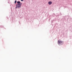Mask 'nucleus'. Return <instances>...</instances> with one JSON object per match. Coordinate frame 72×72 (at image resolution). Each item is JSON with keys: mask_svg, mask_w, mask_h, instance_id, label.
<instances>
[{"mask_svg": "<svg viewBox=\"0 0 72 72\" xmlns=\"http://www.w3.org/2000/svg\"><path fill=\"white\" fill-rule=\"evenodd\" d=\"M21 1H23V0H21Z\"/></svg>", "mask_w": 72, "mask_h": 72, "instance_id": "6", "label": "nucleus"}, {"mask_svg": "<svg viewBox=\"0 0 72 72\" xmlns=\"http://www.w3.org/2000/svg\"><path fill=\"white\" fill-rule=\"evenodd\" d=\"M22 4V3L17 4H16V6L18 8H20Z\"/></svg>", "mask_w": 72, "mask_h": 72, "instance_id": "1", "label": "nucleus"}, {"mask_svg": "<svg viewBox=\"0 0 72 72\" xmlns=\"http://www.w3.org/2000/svg\"><path fill=\"white\" fill-rule=\"evenodd\" d=\"M17 3V1H15V4Z\"/></svg>", "mask_w": 72, "mask_h": 72, "instance_id": "5", "label": "nucleus"}, {"mask_svg": "<svg viewBox=\"0 0 72 72\" xmlns=\"http://www.w3.org/2000/svg\"><path fill=\"white\" fill-rule=\"evenodd\" d=\"M51 4H52V2L51 1H49L48 2V4L50 5Z\"/></svg>", "mask_w": 72, "mask_h": 72, "instance_id": "3", "label": "nucleus"}, {"mask_svg": "<svg viewBox=\"0 0 72 72\" xmlns=\"http://www.w3.org/2000/svg\"><path fill=\"white\" fill-rule=\"evenodd\" d=\"M17 8H18V7H17L16 6V7L15 8V9H17Z\"/></svg>", "mask_w": 72, "mask_h": 72, "instance_id": "7", "label": "nucleus"}, {"mask_svg": "<svg viewBox=\"0 0 72 72\" xmlns=\"http://www.w3.org/2000/svg\"><path fill=\"white\" fill-rule=\"evenodd\" d=\"M58 42L59 43V44H62V43L63 42H62V41H61L60 40H58Z\"/></svg>", "mask_w": 72, "mask_h": 72, "instance_id": "2", "label": "nucleus"}, {"mask_svg": "<svg viewBox=\"0 0 72 72\" xmlns=\"http://www.w3.org/2000/svg\"><path fill=\"white\" fill-rule=\"evenodd\" d=\"M17 3H18V4H20V3H21V2L19 1H17Z\"/></svg>", "mask_w": 72, "mask_h": 72, "instance_id": "4", "label": "nucleus"}]
</instances>
